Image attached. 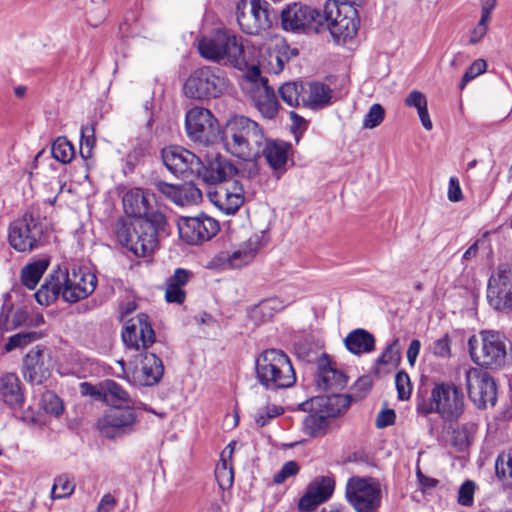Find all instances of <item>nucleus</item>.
I'll return each mask as SVG.
<instances>
[{"instance_id":"1","label":"nucleus","mask_w":512,"mask_h":512,"mask_svg":"<svg viewBox=\"0 0 512 512\" xmlns=\"http://www.w3.org/2000/svg\"><path fill=\"white\" fill-rule=\"evenodd\" d=\"M222 142L228 153L249 161L261 156L266 136L260 125L245 116L230 118L223 131Z\"/></svg>"},{"instance_id":"2","label":"nucleus","mask_w":512,"mask_h":512,"mask_svg":"<svg viewBox=\"0 0 512 512\" xmlns=\"http://www.w3.org/2000/svg\"><path fill=\"white\" fill-rule=\"evenodd\" d=\"M199 54L206 60L242 69L246 66L244 40L227 29H216L198 41Z\"/></svg>"},{"instance_id":"3","label":"nucleus","mask_w":512,"mask_h":512,"mask_svg":"<svg viewBox=\"0 0 512 512\" xmlns=\"http://www.w3.org/2000/svg\"><path fill=\"white\" fill-rule=\"evenodd\" d=\"M256 379L265 389L277 391L296 383V374L290 358L278 349H266L255 361Z\"/></svg>"},{"instance_id":"4","label":"nucleus","mask_w":512,"mask_h":512,"mask_svg":"<svg viewBox=\"0 0 512 512\" xmlns=\"http://www.w3.org/2000/svg\"><path fill=\"white\" fill-rule=\"evenodd\" d=\"M417 410L424 415L435 412L445 421H457L465 410L464 394L454 383L436 384L431 402L418 404Z\"/></svg>"},{"instance_id":"5","label":"nucleus","mask_w":512,"mask_h":512,"mask_svg":"<svg viewBox=\"0 0 512 512\" xmlns=\"http://www.w3.org/2000/svg\"><path fill=\"white\" fill-rule=\"evenodd\" d=\"M350 403V396L344 394L314 397L310 403L313 412L303 421L305 431L311 436L321 435L328 425V418L346 411Z\"/></svg>"},{"instance_id":"6","label":"nucleus","mask_w":512,"mask_h":512,"mask_svg":"<svg viewBox=\"0 0 512 512\" xmlns=\"http://www.w3.org/2000/svg\"><path fill=\"white\" fill-rule=\"evenodd\" d=\"M228 86L224 72L218 67L203 66L195 69L186 79L185 96L203 100L219 97Z\"/></svg>"},{"instance_id":"7","label":"nucleus","mask_w":512,"mask_h":512,"mask_svg":"<svg viewBox=\"0 0 512 512\" xmlns=\"http://www.w3.org/2000/svg\"><path fill=\"white\" fill-rule=\"evenodd\" d=\"M345 498L356 512H378L382 499L380 484L371 477H351L346 483Z\"/></svg>"},{"instance_id":"8","label":"nucleus","mask_w":512,"mask_h":512,"mask_svg":"<svg viewBox=\"0 0 512 512\" xmlns=\"http://www.w3.org/2000/svg\"><path fill=\"white\" fill-rule=\"evenodd\" d=\"M481 348L478 351L479 340L475 335L468 340V349L472 360L478 365L497 368L505 363L506 343L504 337L494 331H482Z\"/></svg>"},{"instance_id":"9","label":"nucleus","mask_w":512,"mask_h":512,"mask_svg":"<svg viewBox=\"0 0 512 512\" xmlns=\"http://www.w3.org/2000/svg\"><path fill=\"white\" fill-rule=\"evenodd\" d=\"M44 235V223L30 212L14 220L9 226V244L19 252H30L38 248Z\"/></svg>"},{"instance_id":"10","label":"nucleus","mask_w":512,"mask_h":512,"mask_svg":"<svg viewBox=\"0 0 512 512\" xmlns=\"http://www.w3.org/2000/svg\"><path fill=\"white\" fill-rule=\"evenodd\" d=\"M170 227L163 212L151 213L148 218L138 219V236L132 253L137 257L152 254L158 247L159 239L168 236Z\"/></svg>"},{"instance_id":"11","label":"nucleus","mask_w":512,"mask_h":512,"mask_svg":"<svg viewBox=\"0 0 512 512\" xmlns=\"http://www.w3.org/2000/svg\"><path fill=\"white\" fill-rule=\"evenodd\" d=\"M321 21L322 31L328 29L336 41L345 42L356 36L359 29V18L354 8L343 9L335 3H325Z\"/></svg>"},{"instance_id":"12","label":"nucleus","mask_w":512,"mask_h":512,"mask_svg":"<svg viewBox=\"0 0 512 512\" xmlns=\"http://www.w3.org/2000/svg\"><path fill=\"white\" fill-rule=\"evenodd\" d=\"M266 0H241L236 6V17L240 29L250 35H257L270 28L272 13Z\"/></svg>"},{"instance_id":"13","label":"nucleus","mask_w":512,"mask_h":512,"mask_svg":"<svg viewBox=\"0 0 512 512\" xmlns=\"http://www.w3.org/2000/svg\"><path fill=\"white\" fill-rule=\"evenodd\" d=\"M136 422L137 415L131 406L114 405L98 419L97 428L101 436L115 439L131 433Z\"/></svg>"},{"instance_id":"14","label":"nucleus","mask_w":512,"mask_h":512,"mask_svg":"<svg viewBox=\"0 0 512 512\" xmlns=\"http://www.w3.org/2000/svg\"><path fill=\"white\" fill-rule=\"evenodd\" d=\"M465 382L469 399L479 409L494 406L497 401V385L494 378L479 368L465 371Z\"/></svg>"},{"instance_id":"15","label":"nucleus","mask_w":512,"mask_h":512,"mask_svg":"<svg viewBox=\"0 0 512 512\" xmlns=\"http://www.w3.org/2000/svg\"><path fill=\"white\" fill-rule=\"evenodd\" d=\"M57 274L62 286V298L69 303L87 298L97 285L95 274L86 269L57 270Z\"/></svg>"},{"instance_id":"16","label":"nucleus","mask_w":512,"mask_h":512,"mask_svg":"<svg viewBox=\"0 0 512 512\" xmlns=\"http://www.w3.org/2000/svg\"><path fill=\"white\" fill-rule=\"evenodd\" d=\"M321 21H325V15L319 10L302 4L292 3L281 12V22L285 30L322 32Z\"/></svg>"},{"instance_id":"17","label":"nucleus","mask_w":512,"mask_h":512,"mask_svg":"<svg viewBox=\"0 0 512 512\" xmlns=\"http://www.w3.org/2000/svg\"><path fill=\"white\" fill-rule=\"evenodd\" d=\"M180 238L189 245H198L217 235L219 222L207 214L180 217L177 222Z\"/></svg>"},{"instance_id":"18","label":"nucleus","mask_w":512,"mask_h":512,"mask_svg":"<svg viewBox=\"0 0 512 512\" xmlns=\"http://www.w3.org/2000/svg\"><path fill=\"white\" fill-rule=\"evenodd\" d=\"M186 131L193 142L208 145L218 136L219 128L216 118L210 110L203 107H193L186 113Z\"/></svg>"},{"instance_id":"19","label":"nucleus","mask_w":512,"mask_h":512,"mask_svg":"<svg viewBox=\"0 0 512 512\" xmlns=\"http://www.w3.org/2000/svg\"><path fill=\"white\" fill-rule=\"evenodd\" d=\"M487 301L495 310H512V268L510 266L499 265L490 275Z\"/></svg>"},{"instance_id":"20","label":"nucleus","mask_w":512,"mask_h":512,"mask_svg":"<svg viewBox=\"0 0 512 512\" xmlns=\"http://www.w3.org/2000/svg\"><path fill=\"white\" fill-rule=\"evenodd\" d=\"M208 197L219 210L225 214H235L244 203L243 184L238 179H230L219 183Z\"/></svg>"},{"instance_id":"21","label":"nucleus","mask_w":512,"mask_h":512,"mask_svg":"<svg viewBox=\"0 0 512 512\" xmlns=\"http://www.w3.org/2000/svg\"><path fill=\"white\" fill-rule=\"evenodd\" d=\"M162 160L167 169L182 177L199 173L202 160L194 153L180 146H169L162 150Z\"/></svg>"},{"instance_id":"22","label":"nucleus","mask_w":512,"mask_h":512,"mask_svg":"<svg viewBox=\"0 0 512 512\" xmlns=\"http://www.w3.org/2000/svg\"><path fill=\"white\" fill-rule=\"evenodd\" d=\"M336 482L333 476H317L306 487L298 501L300 512H312L319 505L327 502L335 491Z\"/></svg>"},{"instance_id":"23","label":"nucleus","mask_w":512,"mask_h":512,"mask_svg":"<svg viewBox=\"0 0 512 512\" xmlns=\"http://www.w3.org/2000/svg\"><path fill=\"white\" fill-rule=\"evenodd\" d=\"M122 339L129 348L146 349L155 341V332L149 322L148 315L138 314L130 319L122 331Z\"/></svg>"},{"instance_id":"24","label":"nucleus","mask_w":512,"mask_h":512,"mask_svg":"<svg viewBox=\"0 0 512 512\" xmlns=\"http://www.w3.org/2000/svg\"><path fill=\"white\" fill-rule=\"evenodd\" d=\"M317 372L315 384L320 391H330L336 394V391L342 390L347 384V376L337 368L327 354H322L317 360Z\"/></svg>"},{"instance_id":"25","label":"nucleus","mask_w":512,"mask_h":512,"mask_svg":"<svg viewBox=\"0 0 512 512\" xmlns=\"http://www.w3.org/2000/svg\"><path fill=\"white\" fill-rule=\"evenodd\" d=\"M153 199L154 195L143 188H128L122 195L123 210L128 217L136 219L148 218L151 213L162 212L159 208H153Z\"/></svg>"},{"instance_id":"26","label":"nucleus","mask_w":512,"mask_h":512,"mask_svg":"<svg viewBox=\"0 0 512 512\" xmlns=\"http://www.w3.org/2000/svg\"><path fill=\"white\" fill-rule=\"evenodd\" d=\"M261 247V236L253 234L245 242L232 251H222L218 255V261L229 268H241L249 264Z\"/></svg>"},{"instance_id":"27","label":"nucleus","mask_w":512,"mask_h":512,"mask_svg":"<svg viewBox=\"0 0 512 512\" xmlns=\"http://www.w3.org/2000/svg\"><path fill=\"white\" fill-rule=\"evenodd\" d=\"M0 401L11 409H21L25 395L17 374L6 372L0 376Z\"/></svg>"},{"instance_id":"28","label":"nucleus","mask_w":512,"mask_h":512,"mask_svg":"<svg viewBox=\"0 0 512 512\" xmlns=\"http://www.w3.org/2000/svg\"><path fill=\"white\" fill-rule=\"evenodd\" d=\"M236 172L235 167L225 158L215 156L208 159L206 163L202 162V169L194 175L202 178L203 181L210 184H219L228 181V177Z\"/></svg>"},{"instance_id":"29","label":"nucleus","mask_w":512,"mask_h":512,"mask_svg":"<svg viewBox=\"0 0 512 512\" xmlns=\"http://www.w3.org/2000/svg\"><path fill=\"white\" fill-rule=\"evenodd\" d=\"M44 350L39 346L31 349L23 359L22 373L31 384H41L48 376L43 359Z\"/></svg>"},{"instance_id":"30","label":"nucleus","mask_w":512,"mask_h":512,"mask_svg":"<svg viewBox=\"0 0 512 512\" xmlns=\"http://www.w3.org/2000/svg\"><path fill=\"white\" fill-rule=\"evenodd\" d=\"M192 273L186 269L178 268L174 274L166 279L165 300L168 303L181 305L185 302L186 292L184 287L189 282Z\"/></svg>"},{"instance_id":"31","label":"nucleus","mask_w":512,"mask_h":512,"mask_svg":"<svg viewBox=\"0 0 512 512\" xmlns=\"http://www.w3.org/2000/svg\"><path fill=\"white\" fill-rule=\"evenodd\" d=\"M136 373L141 384L146 386L155 385L164 373L162 360L154 353H145Z\"/></svg>"},{"instance_id":"32","label":"nucleus","mask_w":512,"mask_h":512,"mask_svg":"<svg viewBox=\"0 0 512 512\" xmlns=\"http://www.w3.org/2000/svg\"><path fill=\"white\" fill-rule=\"evenodd\" d=\"M255 106L261 115L268 119L276 117L279 109V103L273 88L267 84V79L262 80V86L257 87L252 95Z\"/></svg>"},{"instance_id":"33","label":"nucleus","mask_w":512,"mask_h":512,"mask_svg":"<svg viewBox=\"0 0 512 512\" xmlns=\"http://www.w3.org/2000/svg\"><path fill=\"white\" fill-rule=\"evenodd\" d=\"M344 344L352 354L361 355L375 349V338L368 331L359 328L351 331L345 337Z\"/></svg>"},{"instance_id":"34","label":"nucleus","mask_w":512,"mask_h":512,"mask_svg":"<svg viewBox=\"0 0 512 512\" xmlns=\"http://www.w3.org/2000/svg\"><path fill=\"white\" fill-rule=\"evenodd\" d=\"M289 145L282 141L267 140L262 146L261 155L264 156L267 163L273 169H278L285 165L287 161Z\"/></svg>"},{"instance_id":"35","label":"nucleus","mask_w":512,"mask_h":512,"mask_svg":"<svg viewBox=\"0 0 512 512\" xmlns=\"http://www.w3.org/2000/svg\"><path fill=\"white\" fill-rule=\"evenodd\" d=\"M155 187L160 193L179 205H183V198H188L189 196L193 200L201 198V191L194 186L180 189L176 185L169 184L164 181H157L155 182Z\"/></svg>"},{"instance_id":"36","label":"nucleus","mask_w":512,"mask_h":512,"mask_svg":"<svg viewBox=\"0 0 512 512\" xmlns=\"http://www.w3.org/2000/svg\"><path fill=\"white\" fill-rule=\"evenodd\" d=\"M332 90L322 83H310L305 88L303 105L310 108H321L330 102Z\"/></svg>"},{"instance_id":"37","label":"nucleus","mask_w":512,"mask_h":512,"mask_svg":"<svg viewBox=\"0 0 512 512\" xmlns=\"http://www.w3.org/2000/svg\"><path fill=\"white\" fill-rule=\"evenodd\" d=\"M59 295L62 296V286L57 271H54L34 294V297L40 305L49 306Z\"/></svg>"},{"instance_id":"38","label":"nucleus","mask_w":512,"mask_h":512,"mask_svg":"<svg viewBox=\"0 0 512 512\" xmlns=\"http://www.w3.org/2000/svg\"><path fill=\"white\" fill-rule=\"evenodd\" d=\"M114 233L118 242L132 252L134 242L138 236V219L128 222L120 218L115 223Z\"/></svg>"},{"instance_id":"39","label":"nucleus","mask_w":512,"mask_h":512,"mask_svg":"<svg viewBox=\"0 0 512 512\" xmlns=\"http://www.w3.org/2000/svg\"><path fill=\"white\" fill-rule=\"evenodd\" d=\"M48 266V259H39L23 267L21 272V281L23 285L28 289L33 290L37 286Z\"/></svg>"},{"instance_id":"40","label":"nucleus","mask_w":512,"mask_h":512,"mask_svg":"<svg viewBox=\"0 0 512 512\" xmlns=\"http://www.w3.org/2000/svg\"><path fill=\"white\" fill-rule=\"evenodd\" d=\"M279 94L287 105L296 107L303 104L305 86L298 82H287L279 87Z\"/></svg>"},{"instance_id":"41","label":"nucleus","mask_w":512,"mask_h":512,"mask_svg":"<svg viewBox=\"0 0 512 512\" xmlns=\"http://www.w3.org/2000/svg\"><path fill=\"white\" fill-rule=\"evenodd\" d=\"M475 432L476 425L474 423H465L456 426L452 430V445L457 451H464L471 444V440Z\"/></svg>"},{"instance_id":"42","label":"nucleus","mask_w":512,"mask_h":512,"mask_svg":"<svg viewBox=\"0 0 512 512\" xmlns=\"http://www.w3.org/2000/svg\"><path fill=\"white\" fill-rule=\"evenodd\" d=\"M102 394H104V402L112 406L118 405V403H130L129 393L114 380L108 379L103 382Z\"/></svg>"},{"instance_id":"43","label":"nucleus","mask_w":512,"mask_h":512,"mask_svg":"<svg viewBox=\"0 0 512 512\" xmlns=\"http://www.w3.org/2000/svg\"><path fill=\"white\" fill-rule=\"evenodd\" d=\"M51 153L54 159L67 164L75 156V149L66 137H58L52 144Z\"/></svg>"},{"instance_id":"44","label":"nucleus","mask_w":512,"mask_h":512,"mask_svg":"<svg viewBox=\"0 0 512 512\" xmlns=\"http://www.w3.org/2000/svg\"><path fill=\"white\" fill-rule=\"evenodd\" d=\"M75 490L74 481L68 475H60L55 478L51 489V498L53 500L65 499L70 497Z\"/></svg>"},{"instance_id":"45","label":"nucleus","mask_w":512,"mask_h":512,"mask_svg":"<svg viewBox=\"0 0 512 512\" xmlns=\"http://www.w3.org/2000/svg\"><path fill=\"white\" fill-rule=\"evenodd\" d=\"M95 127L93 124L86 125L81 128L80 139V155L83 159L88 160L93 156L95 147Z\"/></svg>"},{"instance_id":"46","label":"nucleus","mask_w":512,"mask_h":512,"mask_svg":"<svg viewBox=\"0 0 512 512\" xmlns=\"http://www.w3.org/2000/svg\"><path fill=\"white\" fill-rule=\"evenodd\" d=\"M40 405L46 413L54 416H60L64 411L62 400L52 391L42 394Z\"/></svg>"},{"instance_id":"47","label":"nucleus","mask_w":512,"mask_h":512,"mask_svg":"<svg viewBox=\"0 0 512 512\" xmlns=\"http://www.w3.org/2000/svg\"><path fill=\"white\" fill-rule=\"evenodd\" d=\"M40 334L37 332H19L8 338L5 344V351L11 352L17 348H24L31 342L37 340Z\"/></svg>"},{"instance_id":"48","label":"nucleus","mask_w":512,"mask_h":512,"mask_svg":"<svg viewBox=\"0 0 512 512\" xmlns=\"http://www.w3.org/2000/svg\"><path fill=\"white\" fill-rule=\"evenodd\" d=\"M284 303L277 297L269 298L260 302L254 313L261 314L264 320L271 319L273 315L284 308Z\"/></svg>"},{"instance_id":"49","label":"nucleus","mask_w":512,"mask_h":512,"mask_svg":"<svg viewBox=\"0 0 512 512\" xmlns=\"http://www.w3.org/2000/svg\"><path fill=\"white\" fill-rule=\"evenodd\" d=\"M384 117H385L384 108L378 103L373 104L364 117L363 128L373 129V128L379 126L383 122Z\"/></svg>"},{"instance_id":"50","label":"nucleus","mask_w":512,"mask_h":512,"mask_svg":"<svg viewBox=\"0 0 512 512\" xmlns=\"http://www.w3.org/2000/svg\"><path fill=\"white\" fill-rule=\"evenodd\" d=\"M487 69V63L483 59H477L475 60L466 70L464 73L460 83H459V89L463 90L466 85L475 79L477 76L483 74Z\"/></svg>"},{"instance_id":"51","label":"nucleus","mask_w":512,"mask_h":512,"mask_svg":"<svg viewBox=\"0 0 512 512\" xmlns=\"http://www.w3.org/2000/svg\"><path fill=\"white\" fill-rule=\"evenodd\" d=\"M398 345H399V340L394 339L392 341V343H390L385 348L383 353L379 356V358L376 361L377 364L378 365H387V364L395 365V364H397L400 360V352H399Z\"/></svg>"},{"instance_id":"52","label":"nucleus","mask_w":512,"mask_h":512,"mask_svg":"<svg viewBox=\"0 0 512 512\" xmlns=\"http://www.w3.org/2000/svg\"><path fill=\"white\" fill-rule=\"evenodd\" d=\"M395 384L398 393V398L400 400L409 399L412 391V386L408 374L404 371H399L395 377Z\"/></svg>"},{"instance_id":"53","label":"nucleus","mask_w":512,"mask_h":512,"mask_svg":"<svg viewBox=\"0 0 512 512\" xmlns=\"http://www.w3.org/2000/svg\"><path fill=\"white\" fill-rule=\"evenodd\" d=\"M431 352L441 358H448L451 355V339L448 334L443 335L441 338L435 340L431 347Z\"/></svg>"},{"instance_id":"54","label":"nucleus","mask_w":512,"mask_h":512,"mask_svg":"<svg viewBox=\"0 0 512 512\" xmlns=\"http://www.w3.org/2000/svg\"><path fill=\"white\" fill-rule=\"evenodd\" d=\"M475 483L471 480H466L459 488L458 503L462 506L469 507L473 504Z\"/></svg>"},{"instance_id":"55","label":"nucleus","mask_w":512,"mask_h":512,"mask_svg":"<svg viewBox=\"0 0 512 512\" xmlns=\"http://www.w3.org/2000/svg\"><path fill=\"white\" fill-rule=\"evenodd\" d=\"M299 472V465L295 461L286 462L279 472H277L273 477V482L275 484H282L286 481V479L295 476Z\"/></svg>"},{"instance_id":"56","label":"nucleus","mask_w":512,"mask_h":512,"mask_svg":"<svg viewBox=\"0 0 512 512\" xmlns=\"http://www.w3.org/2000/svg\"><path fill=\"white\" fill-rule=\"evenodd\" d=\"M489 22V18L480 17L476 27L471 31L469 38L470 44H477L485 37L488 31Z\"/></svg>"},{"instance_id":"57","label":"nucleus","mask_w":512,"mask_h":512,"mask_svg":"<svg viewBox=\"0 0 512 512\" xmlns=\"http://www.w3.org/2000/svg\"><path fill=\"white\" fill-rule=\"evenodd\" d=\"M496 473L502 477L508 475L512 478V452L507 455H501L495 463Z\"/></svg>"},{"instance_id":"58","label":"nucleus","mask_w":512,"mask_h":512,"mask_svg":"<svg viewBox=\"0 0 512 512\" xmlns=\"http://www.w3.org/2000/svg\"><path fill=\"white\" fill-rule=\"evenodd\" d=\"M284 412L283 408L281 406H271L266 407L265 413L259 412L256 415V423L258 426L263 427L265 426L271 419L275 418L276 416L281 415Z\"/></svg>"},{"instance_id":"59","label":"nucleus","mask_w":512,"mask_h":512,"mask_svg":"<svg viewBox=\"0 0 512 512\" xmlns=\"http://www.w3.org/2000/svg\"><path fill=\"white\" fill-rule=\"evenodd\" d=\"M405 105L417 109L418 112L427 106L426 96L418 90H413L405 98Z\"/></svg>"},{"instance_id":"60","label":"nucleus","mask_w":512,"mask_h":512,"mask_svg":"<svg viewBox=\"0 0 512 512\" xmlns=\"http://www.w3.org/2000/svg\"><path fill=\"white\" fill-rule=\"evenodd\" d=\"M80 393L83 396H91L92 398L96 400L104 401L103 393V382L100 384L99 388L88 383V382H82L80 383Z\"/></svg>"},{"instance_id":"61","label":"nucleus","mask_w":512,"mask_h":512,"mask_svg":"<svg viewBox=\"0 0 512 512\" xmlns=\"http://www.w3.org/2000/svg\"><path fill=\"white\" fill-rule=\"evenodd\" d=\"M396 414L393 409H385L378 413L375 424L377 428H385L394 424Z\"/></svg>"},{"instance_id":"62","label":"nucleus","mask_w":512,"mask_h":512,"mask_svg":"<svg viewBox=\"0 0 512 512\" xmlns=\"http://www.w3.org/2000/svg\"><path fill=\"white\" fill-rule=\"evenodd\" d=\"M269 70L278 74L284 69L285 65V56L281 55L279 52H270L269 60H268Z\"/></svg>"},{"instance_id":"63","label":"nucleus","mask_w":512,"mask_h":512,"mask_svg":"<svg viewBox=\"0 0 512 512\" xmlns=\"http://www.w3.org/2000/svg\"><path fill=\"white\" fill-rule=\"evenodd\" d=\"M462 198L463 194L458 179L451 177L449 179L448 199L452 202H458L462 200Z\"/></svg>"},{"instance_id":"64","label":"nucleus","mask_w":512,"mask_h":512,"mask_svg":"<svg viewBox=\"0 0 512 512\" xmlns=\"http://www.w3.org/2000/svg\"><path fill=\"white\" fill-rule=\"evenodd\" d=\"M116 503V499L111 494H105L101 498L96 512H110L114 509Z\"/></svg>"}]
</instances>
